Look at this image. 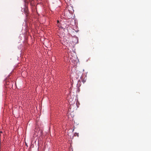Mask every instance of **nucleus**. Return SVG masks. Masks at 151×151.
<instances>
[{"mask_svg":"<svg viewBox=\"0 0 151 151\" xmlns=\"http://www.w3.org/2000/svg\"><path fill=\"white\" fill-rule=\"evenodd\" d=\"M24 12L25 13V14H26V15L27 16L28 14V13L27 12V8L24 9Z\"/></svg>","mask_w":151,"mask_h":151,"instance_id":"obj_1","label":"nucleus"},{"mask_svg":"<svg viewBox=\"0 0 151 151\" xmlns=\"http://www.w3.org/2000/svg\"><path fill=\"white\" fill-rule=\"evenodd\" d=\"M32 0H29V2L31 3V4H32Z\"/></svg>","mask_w":151,"mask_h":151,"instance_id":"obj_2","label":"nucleus"},{"mask_svg":"<svg viewBox=\"0 0 151 151\" xmlns=\"http://www.w3.org/2000/svg\"><path fill=\"white\" fill-rule=\"evenodd\" d=\"M75 134H76V135H77L78 136V133H76Z\"/></svg>","mask_w":151,"mask_h":151,"instance_id":"obj_3","label":"nucleus"},{"mask_svg":"<svg viewBox=\"0 0 151 151\" xmlns=\"http://www.w3.org/2000/svg\"><path fill=\"white\" fill-rule=\"evenodd\" d=\"M57 22H58H58H59V21H58H58H57Z\"/></svg>","mask_w":151,"mask_h":151,"instance_id":"obj_4","label":"nucleus"},{"mask_svg":"<svg viewBox=\"0 0 151 151\" xmlns=\"http://www.w3.org/2000/svg\"><path fill=\"white\" fill-rule=\"evenodd\" d=\"M69 101H70V99H69Z\"/></svg>","mask_w":151,"mask_h":151,"instance_id":"obj_5","label":"nucleus"}]
</instances>
